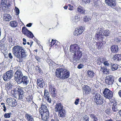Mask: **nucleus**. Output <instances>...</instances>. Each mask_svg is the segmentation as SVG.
Here are the masks:
<instances>
[{
	"label": "nucleus",
	"mask_w": 121,
	"mask_h": 121,
	"mask_svg": "<svg viewBox=\"0 0 121 121\" xmlns=\"http://www.w3.org/2000/svg\"><path fill=\"white\" fill-rule=\"evenodd\" d=\"M12 50L13 54L16 57L17 60L19 63L22 62L27 55L26 51L20 46H14Z\"/></svg>",
	"instance_id": "1"
},
{
	"label": "nucleus",
	"mask_w": 121,
	"mask_h": 121,
	"mask_svg": "<svg viewBox=\"0 0 121 121\" xmlns=\"http://www.w3.org/2000/svg\"><path fill=\"white\" fill-rule=\"evenodd\" d=\"M95 39L98 40V42H96L95 45L97 48L100 49L101 48H103L106 42L104 36L99 31L95 34Z\"/></svg>",
	"instance_id": "2"
},
{
	"label": "nucleus",
	"mask_w": 121,
	"mask_h": 121,
	"mask_svg": "<svg viewBox=\"0 0 121 121\" xmlns=\"http://www.w3.org/2000/svg\"><path fill=\"white\" fill-rule=\"evenodd\" d=\"M41 106L39 112L41 115L42 119L44 121H48L49 117V113L47 107L45 104L43 103H41Z\"/></svg>",
	"instance_id": "3"
},
{
	"label": "nucleus",
	"mask_w": 121,
	"mask_h": 121,
	"mask_svg": "<svg viewBox=\"0 0 121 121\" xmlns=\"http://www.w3.org/2000/svg\"><path fill=\"white\" fill-rule=\"evenodd\" d=\"M93 101L97 105H101L104 102L103 98L99 93H96L92 99Z\"/></svg>",
	"instance_id": "4"
},
{
	"label": "nucleus",
	"mask_w": 121,
	"mask_h": 121,
	"mask_svg": "<svg viewBox=\"0 0 121 121\" xmlns=\"http://www.w3.org/2000/svg\"><path fill=\"white\" fill-rule=\"evenodd\" d=\"M13 75V70H10L4 74L3 76V78L5 81H8L11 78Z\"/></svg>",
	"instance_id": "5"
},
{
	"label": "nucleus",
	"mask_w": 121,
	"mask_h": 121,
	"mask_svg": "<svg viewBox=\"0 0 121 121\" xmlns=\"http://www.w3.org/2000/svg\"><path fill=\"white\" fill-rule=\"evenodd\" d=\"M114 81V78L112 76L110 75L107 76L105 80V84L107 86H112Z\"/></svg>",
	"instance_id": "6"
},
{
	"label": "nucleus",
	"mask_w": 121,
	"mask_h": 121,
	"mask_svg": "<svg viewBox=\"0 0 121 121\" xmlns=\"http://www.w3.org/2000/svg\"><path fill=\"white\" fill-rule=\"evenodd\" d=\"M61 68V73H62V76L61 77L62 79H63L68 78L69 76V72L66 69L64 68V66L62 65Z\"/></svg>",
	"instance_id": "7"
},
{
	"label": "nucleus",
	"mask_w": 121,
	"mask_h": 121,
	"mask_svg": "<svg viewBox=\"0 0 121 121\" xmlns=\"http://www.w3.org/2000/svg\"><path fill=\"white\" fill-rule=\"evenodd\" d=\"M103 94L105 98L110 99L112 98L113 96V92L109 89L105 88L103 92Z\"/></svg>",
	"instance_id": "8"
},
{
	"label": "nucleus",
	"mask_w": 121,
	"mask_h": 121,
	"mask_svg": "<svg viewBox=\"0 0 121 121\" xmlns=\"http://www.w3.org/2000/svg\"><path fill=\"white\" fill-rule=\"evenodd\" d=\"M23 76L22 73L21 71V70L19 69H18L15 73L14 79L17 83Z\"/></svg>",
	"instance_id": "9"
},
{
	"label": "nucleus",
	"mask_w": 121,
	"mask_h": 121,
	"mask_svg": "<svg viewBox=\"0 0 121 121\" xmlns=\"http://www.w3.org/2000/svg\"><path fill=\"white\" fill-rule=\"evenodd\" d=\"M6 101L9 106L12 107H15L17 104V101L14 98H8L7 99Z\"/></svg>",
	"instance_id": "10"
},
{
	"label": "nucleus",
	"mask_w": 121,
	"mask_h": 121,
	"mask_svg": "<svg viewBox=\"0 0 121 121\" xmlns=\"http://www.w3.org/2000/svg\"><path fill=\"white\" fill-rule=\"evenodd\" d=\"M82 89L83 95L84 96L89 94L91 90V89L89 86L86 85H84L83 86Z\"/></svg>",
	"instance_id": "11"
},
{
	"label": "nucleus",
	"mask_w": 121,
	"mask_h": 121,
	"mask_svg": "<svg viewBox=\"0 0 121 121\" xmlns=\"http://www.w3.org/2000/svg\"><path fill=\"white\" fill-rule=\"evenodd\" d=\"M80 48L77 44H74L71 45L70 47V51L72 53L77 52L79 51Z\"/></svg>",
	"instance_id": "12"
},
{
	"label": "nucleus",
	"mask_w": 121,
	"mask_h": 121,
	"mask_svg": "<svg viewBox=\"0 0 121 121\" xmlns=\"http://www.w3.org/2000/svg\"><path fill=\"white\" fill-rule=\"evenodd\" d=\"M82 54L81 51H78L77 52L74 53L73 56V60L75 61L79 60L81 57Z\"/></svg>",
	"instance_id": "13"
},
{
	"label": "nucleus",
	"mask_w": 121,
	"mask_h": 121,
	"mask_svg": "<svg viewBox=\"0 0 121 121\" xmlns=\"http://www.w3.org/2000/svg\"><path fill=\"white\" fill-rule=\"evenodd\" d=\"M37 84L41 88H43L45 85L44 81L42 78H39L37 79Z\"/></svg>",
	"instance_id": "14"
},
{
	"label": "nucleus",
	"mask_w": 121,
	"mask_h": 121,
	"mask_svg": "<svg viewBox=\"0 0 121 121\" xmlns=\"http://www.w3.org/2000/svg\"><path fill=\"white\" fill-rule=\"evenodd\" d=\"M29 82V81L28 80V78L27 76H23L22 78L17 83L18 84H20L22 83L24 84L27 85Z\"/></svg>",
	"instance_id": "15"
},
{
	"label": "nucleus",
	"mask_w": 121,
	"mask_h": 121,
	"mask_svg": "<svg viewBox=\"0 0 121 121\" xmlns=\"http://www.w3.org/2000/svg\"><path fill=\"white\" fill-rule=\"evenodd\" d=\"M49 90L51 92L52 97H55L56 96V91L55 89L51 85H49Z\"/></svg>",
	"instance_id": "16"
},
{
	"label": "nucleus",
	"mask_w": 121,
	"mask_h": 121,
	"mask_svg": "<svg viewBox=\"0 0 121 121\" xmlns=\"http://www.w3.org/2000/svg\"><path fill=\"white\" fill-rule=\"evenodd\" d=\"M109 103L110 105H112V110L113 112H116L118 110L117 106V103L115 100L112 99V102H110Z\"/></svg>",
	"instance_id": "17"
},
{
	"label": "nucleus",
	"mask_w": 121,
	"mask_h": 121,
	"mask_svg": "<svg viewBox=\"0 0 121 121\" xmlns=\"http://www.w3.org/2000/svg\"><path fill=\"white\" fill-rule=\"evenodd\" d=\"M44 96L45 99L48 102L51 103V99L50 98V96L48 91L45 89L44 90Z\"/></svg>",
	"instance_id": "18"
},
{
	"label": "nucleus",
	"mask_w": 121,
	"mask_h": 121,
	"mask_svg": "<svg viewBox=\"0 0 121 121\" xmlns=\"http://www.w3.org/2000/svg\"><path fill=\"white\" fill-rule=\"evenodd\" d=\"M22 33L29 38H32L34 36L30 31H22Z\"/></svg>",
	"instance_id": "19"
},
{
	"label": "nucleus",
	"mask_w": 121,
	"mask_h": 121,
	"mask_svg": "<svg viewBox=\"0 0 121 121\" xmlns=\"http://www.w3.org/2000/svg\"><path fill=\"white\" fill-rule=\"evenodd\" d=\"M111 50L112 53H116L118 51V45L115 44L112 45L111 47Z\"/></svg>",
	"instance_id": "20"
},
{
	"label": "nucleus",
	"mask_w": 121,
	"mask_h": 121,
	"mask_svg": "<svg viewBox=\"0 0 121 121\" xmlns=\"http://www.w3.org/2000/svg\"><path fill=\"white\" fill-rule=\"evenodd\" d=\"M55 110L56 112H58V116L60 117V103L56 104L55 106Z\"/></svg>",
	"instance_id": "21"
},
{
	"label": "nucleus",
	"mask_w": 121,
	"mask_h": 121,
	"mask_svg": "<svg viewBox=\"0 0 121 121\" xmlns=\"http://www.w3.org/2000/svg\"><path fill=\"white\" fill-rule=\"evenodd\" d=\"M112 59L115 61H119L121 60V54H114L112 57Z\"/></svg>",
	"instance_id": "22"
},
{
	"label": "nucleus",
	"mask_w": 121,
	"mask_h": 121,
	"mask_svg": "<svg viewBox=\"0 0 121 121\" xmlns=\"http://www.w3.org/2000/svg\"><path fill=\"white\" fill-rule=\"evenodd\" d=\"M3 18L4 20L9 21L12 19V17L10 14L5 13L3 15Z\"/></svg>",
	"instance_id": "23"
},
{
	"label": "nucleus",
	"mask_w": 121,
	"mask_h": 121,
	"mask_svg": "<svg viewBox=\"0 0 121 121\" xmlns=\"http://www.w3.org/2000/svg\"><path fill=\"white\" fill-rule=\"evenodd\" d=\"M11 3L7 0H1L0 1V6L1 5H7L9 6L11 4Z\"/></svg>",
	"instance_id": "24"
},
{
	"label": "nucleus",
	"mask_w": 121,
	"mask_h": 121,
	"mask_svg": "<svg viewBox=\"0 0 121 121\" xmlns=\"http://www.w3.org/2000/svg\"><path fill=\"white\" fill-rule=\"evenodd\" d=\"M87 77L91 78H93L95 75V74L92 70H88L86 72Z\"/></svg>",
	"instance_id": "25"
},
{
	"label": "nucleus",
	"mask_w": 121,
	"mask_h": 121,
	"mask_svg": "<svg viewBox=\"0 0 121 121\" xmlns=\"http://www.w3.org/2000/svg\"><path fill=\"white\" fill-rule=\"evenodd\" d=\"M110 66L111 69L113 71L117 70L119 68V65L116 63H111Z\"/></svg>",
	"instance_id": "26"
},
{
	"label": "nucleus",
	"mask_w": 121,
	"mask_h": 121,
	"mask_svg": "<svg viewBox=\"0 0 121 121\" xmlns=\"http://www.w3.org/2000/svg\"><path fill=\"white\" fill-rule=\"evenodd\" d=\"M100 71L104 74H108L109 73V70L106 67L104 66L101 67Z\"/></svg>",
	"instance_id": "27"
},
{
	"label": "nucleus",
	"mask_w": 121,
	"mask_h": 121,
	"mask_svg": "<svg viewBox=\"0 0 121 121\" xmlns=\"http://www.w3.org/2000/svg\"><path fill=\"white\" fill-rule=\"evenodd\" d=\"M14 91L15 94H18L23 93V90L20 87H17L14 90Z\"/></svg>",
	"instance_id": "28"
},
{
	"label": "nucleus",
	"mask_w": 121,
	"mask_h": 121,
	"mask_svg": "<svg viewBox=\"0 0 121 121\" xmlns=\"http://www.w3.org/2000/svg\"><path fill=\"white\" fill-rule=\"evenodd\" d=\"M25 117L27 121H34L33 116L28 113L25 114Z\"/></svg>",
	"instance_id": "29"
},
{
	"label": "nucleus",
	"mask_w": 121,
	"mask_h": 121,
	"mask_svg": "<svg viewBox=\"0 0 121 121\" xmlns=\"http://www.w3.org/2000/svg\"><path fill=\"white\" fill-rule=\"evenodd\" d=\"M106 60L105 58L99 57L98 58L97 60V64L99 65L102 63H103Z\"/></svg>",
	"instance_id": "30"
},
{
	"label": "nucleus",
	"mask_w": 121,
	"mask_h": 121,
	"mask_svg": "<svg viewBox=\"0 0 121 121\" xmlns=\"http://www.w3.org/2000/svg\"><path fill=\"white\" fill-rule=\"evenodd\" d=\"M80 19V16L77 14H76L74 17H72L71 18L72 22L74 23L78 22L79 21Z\"/></svg>",
	"instance_id": "31"
},
{
	"label": "nucleus",
	"mask_w": 121,
	"mask_h": 121,
	"mask_svg": "<svg viewBox=\"0 0 121 121\" xmlns=\"http://www.w3.org/2000/svg\"><path fill=\"white\" fill-rule=\"evenodd\" d=\"M26 100L27 102H31L33 99V97L32 95H30L28 93L26 94L25 96Z\"/></svg>",
	"instance_id": "32"
},
{
	"label": "nucleus",
	"mask_w": 121,
	"mask_h": 121,
	"mask_svg": "<svg viewBox=\"0 0 121 121\" xmlns=\"http://www.w3.org/2000/svg\"><path fill=\"white\" fill-rule=\"evenodd\" d=\"M63 108V106L61 105V118H64V119H65V109Z\"/></svg>",
	"instance_id": "33"
},
{
	"label": "nucleus",
	"mask_w": 121,
	"mask_h": 121,
	"mask_svg": "<svg viewBox=\"0 0 121 121\" xmlns=\"http://www.w3.org/2000/svg\"><path fill=\"white\" fill-rule=\"evenodd\" d=\"M114 0H105V2L108 5L110 6L114 5Z\"/></svg>",
	"instance_id": "34"
},
{
	"label": "nucleus",
	"mask_w": 121,
	"mask_h": 121,
	"mask_svg": "<svg viewBox=\"0 0 121 121\" xmlns=\"http://www.w3.org/2000/svg\"><path fill=\"white\" fill-rule=\"evenodd\" d=\"M78 12L79 13H85V10L81 6L78 7L77 9Z\"/></svg>",
	"instance_id": "35"
},
{
	"label": "nucleus",
	"mask_w": 121,
	"mask_h": 121,
	"mask_svg": "<svg viewBox=\"0 0 121 121\" xmlns=\"http://www.w3.org/2000/svg\"><path fill=\"white\" fill-rule=\"evenodd\" d=\"M56 76L58 78L60 77V68L57 69L55 73Z\"/></svg>",
	"instance_id": "36"
},
{
	"label": "nucleus",
	"mask_w": 121,
	"mask_h": 121,
	"mask_svg": "<svg viewBox=\"0 0 121 121\" xmlns=\"http://www.w3.org/2000/svg\"><path fill=\"white\" fill-rule=\"evenodd\" d=\"M99 2L98 0H94L93 4H92L93 6L96 8H98L99 5Z\"/></svg>",
	"instance_id": "37"
},
{
	"label": "nucleus",
	"mask_w": 121,
	"mask_h": 121,
	"mask_svg": "<svg viewBox=\"0 0 121 121\" xmlns=\"http://www.w3.org/2000/svg\"><path fill=\"white\" fill-rule=\"evenodd\" d=\"M46 61L48 64L50 66H52L53 65V62L52 60L50 59L49 57L47 58L46 60Z\"/></svg>",
	"instance_id": "38"
},
{
	"label": "nucleus",
	"mask_w": 121,
	"mask_h": 121,
	"mask_svg": "<svg viewBox=\"0 0 121 121\" xmlns=\"http://www.w3.org/2000/svg\"><path fill=\"white\" fill-rule=\"evenodd\" d=\"M10 23V25L12 27H16L17 25V23L15 21L11 22Z\"/></svg>",
	"instance_id": "39"
},
{
	"label": "nucleus",
	"mask_w": 121,
	"mask_h": 121,
	"mask_svg": "<svg viewBox=\"0 0 121 121\" xmlns=\"http://www.w3.org/2000/svg\"><path fill=\"white\" fill-rule=\"evenodd\" d=\"M83 31H75L73 32V34L74 35L78 36L79 35L82 34Z\"/></svg>",
	"instance_id": "40"
},
{
	"label": "nucleus",
	"mask_w": 121,
	"mask_h": 121,
	"mask_svg": "<svg viewBox=\"0 0 121 121\" xmlns=\"http://www.w3.org/2000/svg\"><path fill=\"white\" fill-rule=\"evenodd\" d=\"M102 33H103V36L104 35L106 36H107L110 34V32L109 31H103Z\"/></svg>",
	"instance_id": "41"
},
{
	"label": "nucleus",
	"mask_w": 121,
	"mask_h": 121,
	"mask_svg": "<svg viewBox=\"0 0 121 121\" xmlns=\"http://www.w3.org/2000/svg\"><path fill=\"white\" fill-rule=\"evenodd\" d=\"M0 6L1 9L2 11L5 12L6 9V8H7V7H6V6L8 7L9 6H7V5H1V6Z\"/></svg>",
	"instance_id": "42"
},
{
	"label": "nucleus",
	"mask_w": 121,
	"mask_h": 121,
	"mask_svg": "<svg viewBox=\"0 0 121 121\" xmlns=\"http://www.w3.org/2000/svg\"><path fill=\"white\" fill-rule=\"evenodd\" d=\"M12 114V113L11 112L9 113H5L4 114V117L5 118H9L10 117Z\"/></svg>",
	"instance_id": "43"
},
{
	"label": "nucleus",
	"mask_w": 121,
	"mask_h": 121,
	"mask_svg": "<svg viewBox=\"0 0 121 121\" xmlns=\"http://www.w3.org/2000/svg\"><path fill=\"white\" fill-rule=\"evenodd\" d=\"M56 43V41L55 40L52 39V41L49 43V46L52 47L53 46H54V45Z\"/></svg>",
	"instance_id": "44"
},
{
	"label": "nucleus",
	"mask_w": 121,
	"mask_h": 121,
	"mask_svg": "<svg viewBox=\"0 0 121 121\" xmlns=\"http://www.w3.org/2000/svg\"><path fill=\"white\" fill-rule=\"evenodd\" d=\"M85 29L84 26H79L76 28L75 30H84Z\"/></svg>",
	"instance_id": "45"
},
{
	"label": "nucleus",
	"mask_w": 121,
	"mask_h": 121,
	"mask_svg": "<svg viewBox=\"0 0 121 121\" xmlns=\"http://www.w3.org/2000/svg\"><path fill=\"white\" fill-rule=\"evenodd\" d=\"M12 86L11 83L10 82H9L7 83L6 85V87L8 89H11L12 88Z\"/></svg>",
	"instance_id": "46"
},
{
	"label": "nucleus",
	"mask_w": 121,
	"mask_h": 121,
	"mask_svg": "<svg viewBox=\"0 0 121 121\" xmlns=\"http://www.w3.org/2000/svg\"><path fill=\"white\" fill-rule=\"evenodd\" d=\"M90 20V18L88 16H86L85 17L83 18V20L84 21L86 22H88Z\"/></svg>",
	"instance_id": "47"
},
{
	"label": "nucleus",
	"mask_w": 121,
	"mask_h": 121,
	"mask_svg": "<svg viewBox=\"0 0 121 121\" xmlns=\"http://www.w3.org/2000/svg\"><path fill=\"white\" fill-rule=\"evenodd\" d=\"M83 118L84 121H90L89 117L86 115L84 116Z\"/></svg>",
	"instance_id": "48"
},
{
	"label": "nucleus",
	"mask_w": 121,
	"mask_h": 121,
	"mask_svg": "<svg viewBox=\"0 0 121 121\" xmlns=\"http://www.w3.org/2000/svg\"><path fill=\"white\" fill-rule=\"evenodd\" d=\"M14 10L16 13V15H18L20 11L19 9L16 7H15Z\"/></svg>",
	"instance_id": "49"
},
{
	"label": "nucleus",
	"mask_w": 121,
	"mask_h": 121,
	"mask_svg": "<svg viewBox=\"0 0 121 121\" xmlns=\"http://www.w3.org/2000/svg\"><path fill=\"white\" fill-rule=\"evenodd\" d=\"M103 64L106 67H109L110 66V64H109V62L108 61H106V60H105L103 63Z\"/></svg>",
	"instance_id": "50"
},
{
	"label": "nucleus",
	"mask_w": 121,
	"mask_h": 121,
	"mask_svg": "<svg viewBox=\"0 0 121 121\" xmlns=\"http://www.w3.org/2000/svg\"><path fill=\"white\" fill-rule=\"evenodd\" d=\"M60 42H58L57 41H56V43L53 47H55V48H58L60 46Z\"/></svg>",
	"instance_id": "51"
},
{
	"label": "nucleus",
	"mask_w": 121,
	"mask_h": 121,
	"mask_svg": "<svg viewBox=\"0 0 121 121\" xmlns=\"http://www.w3.org/2000/svg\"><path fill=\"white\" fill-rule=\"evenodd\" d=\"M120 37L115 38V41H116L117 43H120L121 41V39L120 38Z\"/></svg>",
	"instance_id": "52"
},
{
	"label": "nucleus",
	"mask_w": 121,
	"mask_h": 121,
	"mask_svg": "<svg viewBox=\"0 0 121 121\" xmlns=\"http://www.w3.org/2000/svg\"><path fill=\"white\" fill-rule=\"evenodd\" d=\"M23 94V93L18 94V95L19 96V99H23L24 97Z\"/></svg>",
	"instance_id": "53"
},
{
	"label": "nucleus",
	"mask_w": 121,
	"mask_h": 121,
	"mask_svg": "<svg viewBox=\"0 0 121 121\" xmlns=\"http://www.w3.org/2000/svg\"><path fill=\"white\" fill-rule=\"evenodd\" d=\"M1 105H3L2 106V107H3L4 108L3 110L4 112H5L6 110V107L5 106V103H1Z\"/></svg>",
	"instance_id": "54"
},
{
	"label": "nucleus",
	"mask_w": 121,
	"mask_h": 121,
	"mask_svg": "<svg viewBox=\"0 0 121 121\" xmlns=\"http://www.w3.org/2000/svg\"><path fill=\"white\" fill-rule=\"evenodd\" d=\"M68 6L69 7L68 9L71 10H72L73 9V7L70 4H69Z\"/></svg>",
	"instance_id": "55"
},
{
	"label": "nucleus",
	"mask_w": 121,
	"mask_h": 121,
	"mask_svg": "<svg viewBox=\"0 0 121 121\" xmlns=\"http://www.w3.org/2000/svg\"><path fill=\"white\" fill-rule=\"evenodd\" d=\"M79 101V99L78 98L77 99H76L75 101L74 104L76 105H78V104Z\"/></svg>",
	"instance_id": "56"
},
{
	"label": "nucleus",
	"mask_w": 121,
	"mask_h": 121,
	"mask_svg": "<svg viewBox=\"0 0 121 121\" xmlns=\"http://www.w3.org/2000/svg\"><path fill=\"white\" fill-rule=\"evenodd\" d=\"M105 112L107 114L109 115L111 113L110 110L109 109H108L105 110Z\"/></svg>",
	"instance_id": "57"
},
{
	"label": "nucleus",
	"mask_w": 121,
	"mask_h": 121,
	"mask_svg": "<svg viewBox=\"0 0 121 121\" xmlns=\"http://www.w3.org/2000/svg\"><path fill=\"white\" fill-rule=\"evenodd\" d=\"M83 65L82 64H80L78 65L77 68L79 69H81L83 67Z\"/></svg>",
	"instance_id": "58"
},
{
	"label": "nucleus",
	"mask_w": 121,
	"mask_h": 121,
	"mask_svg": "<svg viewBox=\"0 0 121 121\" xmlns=\"http://www.w3.org/2000/svg\"><path fill=\"white\" fill-rule=\"evenodd\" d=\"M91 0H82L83 2L87 3H90Z\"/></svg>",
	"instance_id": "59"
},
{
	"label": "nucleus",
	"mask_w": 121,
	"mask_h": 121,
	"mask_svg": "<svg viewBox=\"0 0 121 121\" xmlns=\"http://www.w3.org/2000/svg\"><path fill=\"white\" fill-rule=\"evenodd\" d=\"M9 57L10 59H12L13 58V56L11 53H9L8 54Z\"/></svg>",
	"instance_id": "60"
},
{
	"label": "nucleus",
	"mask_w": 121,
	"mask_h": 121,
	"mask_svg": "<svg viewBox=\"0 0 121 121\" xmlns=\"http://www.w3.org/2000/svg\"><path fill=\"white\" fill-rule=\"evenodd\" d=\"M23 44L24 45H25L26 44V39L25 38H23Z\"/></svg>",
	"instance_id": "61"
},
{
	"label": "nucleus",
	"mask_w": 121,
	"mask_h": 121,
	"mask_svg": "<svg viewBox=\"0 0 121 121\" xmlns=\"http://www.w3.org/2000/svg\"><path fill=\"white\" fill-rule=\"evenodd\" d=\"M4 94V92L2 91H1L0 94V97L1 98H2L3 97Z\"/></svg>",
	"instance_id": "62"
},
{
	"label": "nucleus",
	"mask_w": 121,
	"mask_h": 121,
	"mask_svg": "<svg viewBox=\"0 0 121 121\" xmlns=\"http://www.w3.org/2000/svg\"><path fill=\"white\" fill-rule=\"evenodd\" d=\"M35 58L38 61H39L40 60V58L39 56H35Z\"/></svg>",
	"instance_id": "63"
},
{
	"label": "nucleus",
	"mask_w": 121,
	"mask_h": 121,
	"mask_svg": "<svg viewBox=\"0 0 121 121\" xmlns=\"http://www.w3.org/2000/svg\"><path fill=\"white\" fill-rule=\"evenodd\" d=\"M37 67L38 68V70H39V72L40 73L42 71L41 69L39 68V66H37Z\"/></svg>",
	"instance_id": "64"
}]
</instances>
